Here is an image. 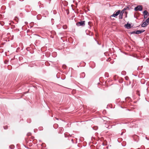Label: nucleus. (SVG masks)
I'll return each instance as SVG.
<instances>
[{"instance_id":"f257e3e1","label":"nucleus","mask_w":149,"mask_h":149,"mask_svg":"<svg viewBox=\"0 0 149 149\" xmlns=\"http://www.w3.org/2000/svg\"><path fill=\"white\" fill-rule=\"evenodd\" d=\"M76 25L78 26H84L85 25V21H82L78 22L76 23Z\"/></svg>"},{"instance_id":"f03ea898","label":"nucleus","mask_w":149,"mask_h":149,"mask_svg":"<svg viewBox=\"0 0 149 149\" xmlns=\"http://www.w3.org/2000/svg\"><path fill=\"white\" fill-rule=\"evenodd\" d=\"M120 10H118L117 12H115L113 14L111 15L110 16V18L111 19H112V17H116V16H117L119 14H120Z\"/></svg>"},{"instance_id":"7ed1b4c3","label":"nucleus","mask_w":149,"mask_h":149,"mask_svg":"<svg viewBox=\"0 0 149 149\" xmlns=\"http://www.w3.org/2000/svg\"><path fill=\"white\" fill-rule=\"evenodd\" d=\"M142 9V7L141 6H138L136 7L135 8L134 10L135 11H141Z\"/></svg>"},{"instance_id":"20e7f679","label":"nucleus","mask_w":149,"mask_h":149,"mask_svg":"<svg viewBox=\"0 0 149 149\" xmlns=\"http://www.w3.org/2000/svg\"><path fill=\"white\" fill-rule=\"evenodd\" d=\"M144 31L141 30H137L136 31H133L132 32V33H136V34H139L143 32Z\"/></svg>"},{"instance_id":"39448f33","label":"nucleus","mask_w":149,"mask_h":149,"mask_svg":"<svg viewBox=\"0 0 149 149\" xmlns=\"http://www.w3.org/2000/svg\"><path fill=\"white\" fill-rule=\"evenodd\" d=\"M125 28L127 29H129L131 28V24H130L127 23V24H125Z\"/></svg>"},{"instance_id":"423d86ee","label":"nucleus","mask_w":149,"mask_h":149,"mask_svg":"<svg viewBox=\"0 0 149 149\" xmlns=\"http://www.w3.org/2000/svg\"><path fill=\"white\" fill-rule=\"evenodd\" d=\"M148 25V24H147V23L145 22L142 24L141 26L142 27H145L146 26Z\"/></svg>"},{"instance_id":"0eeeda50","label":"nucleus","mask_w":149,"mask_h":149,"mask_svg":"<svg viewBox=\"0 0 149 149\" xmlns=\"http://www.w3.org/2000/svg\"><path fill=\"white\" fill-rule=\"evenodd\" d=\"M143 13L144 14V15H148L149 13L146 10H145Z\"/></svg>"},{"instance_id":"6e6552de","label":"nucleus","mask_w":149,"mask_h":149,"mask_svg":"<svg viewBox=\"0 0 149 149\" xmlns=\"http://www.w3.org/2000/svg\"><path fill=\"white\" fill-rule=\"evenodd\" d=\"M126 10V8H124L123 10H122V11L121 12L120 11V14H122V15H123V13H124V11L125 10Z\"/></svg>"},{"instance_id":"1a4fd4ad","label":"nucleus","mask_w":149,"mask_h":149,"mask_svg":"<svg viewBox=\"0 0 149 149\" xmlns=\"http://www.w3.org/2000/svg\"><path fill=\"white\" fill-rule=\"evenodd\" d=\"M123 15L122 14H120V15H119V19H121L123 18Z\"/></svg>"},{"instance_id":"9d476101","label":"nucleus","mask_w":149,"mask_h":149,"mask_svg":"<svg viewBox=\"0 0 149 149\" xmlns=\"http://www.w3.org/2000/svg\"><path fill=\"white\" fill-rule=\"evenodd\" d=\"M145 22L147 23V24H148L149 23V17H148Z\"/></svg>"},{"instance_id":"9b49d317","label":"nucleus","mask_w":149,"mask_h":149,"mask_svg":"<svg viewBox=\"0 0 149 149\" xmlns=\"http://www.w3.org/2000/svg\"><path fill=\"white\" fill-rule=\"evenodd\" d=\"M144 15V18H147V17H148V15Z\"/></svg>"},{"instance_id":"f8f14e48","label":"nucleus","mask_w":149,"mask_h":149,"mask_svg":"<svg viewBox=\"0 0 149 149\" xmlns=\"http://www.w3.org/2000/svg\"><path fill=\"white\" fill-rule=\"evenodd\" d=\"M31 134L30 133H28L27 134V135L28 136H31Z\"/></svg>"},{"instance_id":"ddd939ff","label":"nucleus","mask_w":149,"mask_h":149,"mask_svg":"<svg viewBox=\"0 0 149 149\" xmlns=\"http://www.w3.org/2000/svg\"><path fill=\"white\" fill-rule=\"evenodd\" d=\"M63 28L64 29H65L67 28V26H63Z\"/></svg>"},{"instance_id":"4468645a","label":"nucleus","mask_w":149,"mask_h":149,"mask_svg":"<svg viewBox=\"0 0 149 149\" xmlns=\"http://www.w3.org/2000/svg\"><path fill=\"white\" fill-rule=\"evenodd\" d=\"M128 78H128V77H125V79L126 80H128Z\"/></svg>"},{"instance_id":"2eb2a0df","label":"nucleus","mask_w":149,"mask_h":149,"mask_svg":"<svg viewBox=\"0 0 149 149\" xmlns=\"http://www.w3.org/2000/svg\"><path fill=\"white\" fill-rule=\"evenodd\" d=\"M91 22H88V23L89 25H90V24H91Z\"/></svg>"},{"instance_id":"dca6fc26","label":"nucleus","mask_w":149,"mask_h":149,"mask_svg":"<svg viewBox=\"0 0 149 149\" xmlns=\"http://www.w3.org/2000/svg\"><path fill=\"white\" fill-rule=\"evenodd\" d=\"M2 15H0V18H2Z\"/></svg>"},{"instance_id":"f3484780","label":"nucleus","mask_w":149,"mask_h":149,"mask_svg":"<svg viewBox=\"0 0 149 149\" xmlns=\"http://www.w3.org/2000/svg\"><path fill=\"white\" fill-rule=\"evenodd\" d=\"M125 13H126V14H127V12H125Z\"/></svg>"},{"instance_id":"a211bd4d","label":"nucleus","mask_w":149,"mask_h":149,"mask_svg":"<svg viewBox=\"0 0 149 149\" xmlns=\"http://www.w3.org/2000/svg\"><path fill=\"white\" fill-rule=\"evenodd\" d=\"M6 128V127H5V128H4V129H6V128Z\"/></svg>"},{"instance_id":"6ab92c4d","label":"nucleus","mask_w":149,"mask_h":149,"mask_svg":"<svg viewBox=\"0 0 149 149\" xmlns=\"http://www.w3.org/2000/svg\"><path fill=\"white\" fill-rule=\"evenodd\" d=\"M6 128V127H5V128H4V129H6V128Z\"/></svg>"}]
</instances>
